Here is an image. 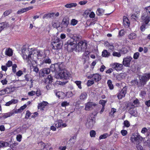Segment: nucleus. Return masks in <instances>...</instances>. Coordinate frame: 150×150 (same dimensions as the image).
<instances>
[{
	"mask_svg": "<svg viewBox=\"0 0 150 150\" xmlns=\"http://www.w3.org/2000/svg\"><path fill=\"white\" fill-rule=\"evenodd\" d=\"M17 67L16 64H14L12 66V70L13 73H15L16 72V68Z\"/></svg>",
	"mask_w": 150,
	"mask_h": 150,
	"instance_id": "nucleus-56",
	"label": "nucleus"
},
{
	"mask_svg": "<svg viewBox=\"0 0 150 150\" xmlns=\"http://www.w3.org/2000/svg\"><path fill=\"white\" fill-rule=\"evenodd\" d=\"M9 144L8 143L3 141H0V146L1 147H6L9 146Z\"/></svg>",
	"mask_w": 150,
	"mask_h": 150,
	"instance_id": "nucleus-28",
	"label": "nucleus"
},
{
	"mask_svg": "<svg viewBox=\"0 0 150 150\" xmlns=\"http://www.w3.org/2000/svg\"><path fill=\"white\" fill-rule=\"evenodd\" d=\"M52 78L51 76L48 75L45 80V82L46 84L50 83L52 81Z\"/></svg>",
	"mask_w": 150,
	"mask_h": 150,
	"instance_id": "nucleus-26",
	"label": "nucleus"
},
{
	"mask_svg": "<svg viewBox=\"0 0 150 150\" xmlns=\"http://www.w3.org/2000/svg\"><path fill=\"white\" fill-rule=\"evenodd\" d=\"M12 12V10L9 9L6 11L4 13L3 16L4 17L8 16Z\"/></svg>",
	"mask_w": 150,
	"mask_h": 150,
	"instance_id": "nucleus-34",
	"label": "nucleus"
},
{
	"mask_svg": "<svg viewBox=\"0 0 150 150\" xmlns=\"http://www.w3.org/2000/svg\"><path fill=\"white\" fill-rule=\"evenodd\" d=\"M87 77L88 79H92L96 82L99 81L101 79V75L97 73L91 74L88 76Z\"/></svg>",
	"mask_w": 150,
	"mask_h": 150,
	"instance_id": "nucleus-7",
	"label": "nucleus"
},
{
	"mask_svg": "<svg viewBox=\"0 0 150 150\" xmlns=\"http://www.w3.org/2000/svg\"><path fill=\"white\" fill-rule=\"evenodd\" d=\"M58 98L61 99H62L65 96V93L62 92H59Z\"/></svg>",
	"mask_w": 150,
	"mask_h": 150,
	"instance_id": "nucleus-39",
	"label": "nucleus"
},
{
	"mask_svg": "<svg viewBox=\"0 0 150 150\" xmlns=\"http://www.w3.org/2000/svg\"><path fill=\"white\" fill-rule=\"evenodd\" d=\"M127 49L125 48H122L121 50V53L123 54H125L127 52Z\"/></svg>",
	"mask_w": 150,
	"mask_h": 150,
	"instance_id": "nucleus-59",
	"label": "nucleus"
},
{
	"mask_svg": "<svg viewBox=\"0 0 150 150\" xmlns=\"http://www.w3.org/2000/svg\"><path fill=\"white\" fill-rule=\"evenodd\" d=\"M64 48L68 51H76V45L73 41L68 40L64 45Z\"/></svg>",
	"mask_w": 150,
	"mask_h": 150,
	"instance_id": "nucleus-4",
	"label": "nucleus"
},
{
	"mask_svg": "<svg viewBox=\"0 0 150 150\" xmlns=\"http://www.w3.org/2000/svg\"><path fill=\"white\" fill-rule=\"evenodd\" d=\"M123 22L124 24L126 25L129 26V25L128 19L125 16H124L123 17Z\"/></svg>",
	"mask_w": 150,
	"mask_h": 150,
	"instance_id": "nucleus-31",
	"label": "nucleus"
},
{
	"mask_svg": "<svg viewBox=\"0 0 150 150\" xmlns=\"http://www.w3.org/2000/svg\"><path fill=\"white\" fill-rule=\"evenodd\" d=\"M112 55L113 56L117 57H119L121 56V54L120 52H117L114 51L113 52Z\"/></svg>",
	"mask_w": 150,
	"mask_h": 150,
	"instance_id": "nucleus-44",
	"label": "nucleus"
},
{
	"mask_svg": "<svg viewBox=\"0 0 150 150\" xmlns=\"http://www.w3.org/2000/svg\"><path fill=\"white\" fill-rule=\"evenodd\" d=\"M94 83V82L93 80H88L87 82V85L88 86H91L92 84Z\"/></svg>",
	"mask_w": 150,
	"mask_h": 150,
	"instance_id": "nucleus-50",
	"label": "nucleus"
},
{
	"mask_svg": "<svg viewBox=\"0 0 150 150\" xmlns=\"http://www.w3.org/2000/svg\"><path fill=\"white\" fill-rule=\"evenodd\" d=\"M144 11H147L148 13L150 14V6L146 7Z\"/></svg>",
	"mask_w": 150,
	"mask_h": 150,
	"instance_id": "nucleus-64",
	"label": "nucleus"
},
{
	"mask_svg": "<svg viewBox=\"0 0 150 150\" xmlns=\"http://www.w3.org/2000/svg\"><path fill=\"white\" fill-rule=\"evenodd\" d=\"M77 6L76 3H71L67 4L65 5V7L67 8H71L73 7H75Z\"/></svg>",
	"mask_w": 150,
	"mask_h": 150,
	"instance_id": "nucleus-29",
	"label": "nucleus"
},
{
	"mask_svg": "<svg viewBox=\"0 0 150 150\" xmlns=\"http://www.w3.org/2000/svg\"><path fill=\"white\" fill-rule=\"evenodd\" d=\"M5 54L8 56H11L13 54V52L12 50L9 48L6 50L5 51Z\"/></svg>",
	"mask_w": 150,
	"mask_h": 150,
	"instance_id": "nucleus-32",
	"label": "nucleus"
},
{
	"mask_svg": "<svg viewBox=\"0 0 150 150\" xmlns=\"http://www.w3.org/2000/svg\"><path fill=\"white\" fill-rule=\"evenodd\" d=\"M70 75L69 72L66 69L62 71L59 74V75L61 78L65 79H67Z\"/></svg>",
	"mask_w": 150,
	"mask_h": 150,
	"instance_id": "nucleus-5",
	"label": "nucleus"
},
{
	"mask_svg": "<svg viewBox=\"0 0 150 150\" xmlns=\"http://www.w3.org/2000/svg\"><path fill=\"white\" fill-rule=\"evenodd\" d=\"M87 43L85 40H81L79 41L76 45V52L85 51L87 48Z\"/></svg>",
	"mask_w": 150,
	"mask_h": 150,
	"instance_id": "nucleus-2",
	"label": "nucleus"
},
{
	"mask_svg": "<svg viewBox=\"0 0 150 150\" xmlns=\"http://www.w3.org/2000/svg\"><path fill=\"white\" fill-rule=\"evenodd\" d=\"M9 25L6 22L0 23V32L4 28L8 27Z\"/></svg>",
	"mask_w": 150,
	"mask_h": 150,
	"instance_id": "nucleus-22",
	"label": "nucleus"
},
{
	"mask_svg": "<svg viewBox=\"0 0 150 150\" xmlns=\"http://www.w3.org/2000/svg\"><path fill=\"white\" fill-rule=\"evenodd\" d=\"M29 9L28 8H22L20 10H19L17 12V13L18 14H21L28 11Z\"/></svg>",
	"mask_w": 150,
	"mask_h": 150,
	"instance_id": "nucleus-35",
	"label": "nucleus"
},
{
	"mask_svg": "<svg viewBox=\"0 0 150 150\" xmlns=\"http://www.w3.org/2000/svg\"><path fill=\"white\" fill-rule=\"evenodd\" d=\"M78 21L74 19H72L71 21V25H76L78 23Z\"/></svg>",
	"mask_w": 150,
	"mask_h": 150,
	"instance_id": "nucleus-41",
	"label": "nucleus"
},
{
	"mask_svg": "<svg viewBox=\"0 0 150 150\" xmlns=\"http://www.w3.org/2000/svg\"><path fill=\"white\" fill-rule=\"evenodd\" d=\"M127 87L125 86L122 90L119 92L117 95V97L119 99H121L123 97L125 96V94L127 93Z\"/></svg>",
	"mask_w": 150,
	"mask_h": 150,
	"instance_id": "nucleus-10",
	"label": "nucleus"
},
{
	"mask_svg": "<svg viewBox=\"0 0 150 150\" xmlns=\"http://www.w3.org/2000/svg\"><path fill=\"white\" fill-rule=\"evenodd\" d=\"M140 13V11H139L138 10L136 11L134 14L132 15L131 16V19L136 20L139 16Z\"/></svg>",
	"mask_w": 150,
	"mask_h": 150,
	"instance_id": "nucleus-19",
	"label": "nucleus"
},
{
	"mask_svg": "<svg viewBox=\"0 0 150 150\" xmlns=\"http://www.w3.org/2000/svg\"><path fill=\"white\" fill-rule=\"evenodd\" d=\"M106 102L107 101L104 100H100L99 103L102 105V107H105Z\"/></svg>",
	"mask_w": 150,
	"mask_h": 150,
	"instance_id": "nucleus-48",
	"label": "nucleus"
},
{
	"mask_svg": "<svg viewBox=\"0 0 150 150\" xmlns=\"http://www.w3.org/2000/svg\"><path fill=\"white\" fill-rule=\"evenodd\" d=\"M18 102L17 100L12 99L11 100L7 102L5 105L6 106H8L12 103L15 104Z\"/></svg>",
	"mask_w": 150,
	"mask_h": 150,
	"instance_id": "nucleus-30",
	"label": "nucleus"
},
{
	"mask_svg": "<svg viewBox=\"0 0 150 150\" xmlns=\"http://www.w3.org/2000/svg\"><path fill=\"white\" fill-rule=\"evenodd\" d=\"M54 40L55 41L53 42L54 43L62 42V40H60L59 38L57 37H56L55 38Z\"/></svg>",
	"mask_w": 150,
	"mask_h": 150,
	"instance_id": "nucleus-57",
	"label": "nucleus"
},
{
	"mask_svg": "<svg viewBox=\"0 0 150 150\" xmlns=\"http://www.w3.org/2000/svg\"><path fill=\"white\" fill-rule=\"evenodd\" d=\"M136 147L138 150H143V147L139 144L137 145Z\"/></svg>",
	"mask_w": 150,
	"mask_h": 150,
	"instance_id": "nucleus-63",
	"label": "nucleus"
},
{
	"mask_svg": "<svg viewBox=\"0 0 150 150\" xmlns=\"http://www.w3.org/2000/svg\"><path fill=\"white\" fill-rule=\"evenodd\" d=\"M136 35L134 33H131L128 35L129 38L131 40L134 39L136 38Z\"/></svg>",
	"mask_w": 150,
	"mask_h": 150,
	"instance_id": "nucleus-36",
	"label": "nucleus"
},
{
	"mask_svg": "<svg viewBox=\"0 0 150 150\" xmlns=\"http://www.w3.org/2000/svg\"><path fill=\"white\" fill-rule=\"evenodd\" d=\"M102 56L108 57L110 55V53L106 50H104L102 52Z\"/></svg>",
	"mask_w": 150,
	"mask_h": 150,
	"instance_id": "nucleus-24",
	"label": "nucleus"
},
{
	"mask_svg": "<svg viewBox=\"0 0 150 150\" xmlns=\"http://www.w3.org/2000/svg\"><path fill=\"white\" fill-rule=\"evenodd\" d=\"M94 122L92 119H90L88 120L86 125L88 128H91L93 126Z\"/></svg>",
	"mask_w": 150,
	"mask_h": 150,
	"instance_id": "nucleus-18",
	"label": "nucleus"
},
{
	"mask_svg": "<svg viewBox=\"0 0 150 150\" xmlns=\"http://www.w3.org/2000/svg\"><path fill=\"white\" fill-rule=\"evenodd\" d=\"M107 84L110 89L112 90L113 88V86L112 83V82L110 80H108L107 81Z\"/></svg>",
	"mask_w": 150,
	"mask_h": 150,
	"instance_id": "nucleus-38",
	"label": "nucleus"
},
{
	"mask_svg": "<svg viewBox=\"0 0 150 150\" xmlns=\"http://www.w3.org/2000/svg\"><path fill=\"white\" fill-rule=\"evenodd\" d=\"M132 59V58L131 56H127L124 58L122 62V64L126 67H129L130 62Z\"/></svg>",
	"mask_w": 150,
	"mask_h": 150,
	"instance_id": "nucleus-9",
	"label": "nucleus"
},
{
	"mask_svg": "<svg viewBox=\"0 0 150 150\" xmlns=\"http://www.w3.org/2000/svg\"><path fill=\"white\" fill-rule=\"evenodd\" d=\"M23 73L21 70H19L16 73V75L18 76H21L22 74Z\"/></svg>",
	"mask_w": 150,
	"mask_h": 150,
	"instance_id": "nucleus-62",
	"label": "nucleus"
},
{
	"mask_svg": "<svg viewBox=\"0 0 150 150\" xmlns=\"http://www.w3.org/2000/svg\"><path fill=\"white\" fill-rule=\"evenodd\" d=\"M150 79V74L144 75L141 77V80L143 82H146Z\"/></svg>",
	"mask_w": 150,
	"mask_h": 150,
	"instance_id": "nucleus-17",
	"label": "nucleus"
},
{
	"mask_svg": "<svg viewBox=\"0 0 150 150\" xmlns=\"http://www.w3.org/2000/svg\"><path fill=\"white\" fill-rule=\"evenodd\" d=\"M31 114V113L30 112L28 111L27 110L26 111V113L25 115V118L26 119H28L29 117L30 116Z\"/></svg>",
	"mask_w": 150,
	"mask_h": 150,
	"instance_id": "nucleus-58",
	"label": "nucleus"
},
{
	"mask_svg": "<svg viewBox=\"0 0 150 150\" xmlns=\"http://www.w3.org/2000/svg\"><path fill=\"white\" fill-rule=\"evenodd\" d=\"M69 19L68 18H64L62 20V24L64 25V26L67 27L68 26L69 23Z\"/></svg>",
	"mask_w": 150,
	"mask_h": 150,
	"instance_id": "nucleus-21",
	"label": "nucleus"
},
{
	"mask_svg": "<svg viewBox=\"0 0 150 150\" xmlns=\"http://www.w3.org/2000/svg\"><path fill=\"white\" fill-rule=\"evenodd\" d=\"M54 66L55 69L58 67L59 70L61 71L65 69L64 63L63 62L56 64H54Z\"/></svg>",
	"mask_w": 150,
	"mask_h": 150,
	"instance_id": "nucleus-13",
	"label": "nucleus"
},
{
	"mask_svg": "<svg viewBox=\"0 0 150 150\" xmlns=\"http://www.w3.org/2000/svg\"><path fill=\"white\" fill-rule=\"evenodd\" d=\"M27 107V105H25L21 107V108L18 110V112H22L26 107Z\"/></svg>",
	"mask_w": 150,
	"mask_h": 150,
	"instance_id": "nucleus-46",
	"label": "nucleus"
},
{
	"mask_svg": "<svg viewBox=\"0 0 150 150\" xmlns=\"http://www.w3.org/2000/svg\"><path fill=\"white\" fill-rule=\"evenodd\" d=\"M123 124L124 125V126L127 127H129L130 125L129 122L127 120L125 121Z\"/></svg>",
	"mask_w": 150,
	"mask_h": 150,
	"instance_id": "nucleus-49",
	"label": "nucleus"
},
{
	"mask_svg": "<svg viewBox=\"0 0 150 150\" xmlns=\"http://www.w3.org/2000/svg\"><path fill=\"white\" fill-rule=\"evenodd\" d=\"M63 45L62 42H58L56 43L55 45L56 46L57 49V50L60 49L62 47V46Z\"/></svg>",
	"mask_w": 150,
	"mask_h": 150,
	"instance_id": "nucleus-40",
	"label": "nucleus"
},
{
	"mask_svg": "<svg viewBox=\"0 0 150 150\" xmlns=\"http://www.w3.org/2000/svg\"><path fill=\"white\" fill-rule=\"evenodd\" d=\"M141 20L142 22L148 24L150 22V14L147 11L144 10L142 13Z\"/></svg>",
	"mask_w": 150,
	"mask_h": 150,
	"instance_id": "nucleus-3",
	"label": "nucleus"
},
{
	"mask_svg": "<svg viewBox=\"0 0 150 150\" xmlns=\"http://www.w3.org/2000/svg\"><path fill=\"white\" fill-rule=\"evenodd\" d=\"M47 104L48 103L47 102L43 101L41 103L38 104V109H40L41 110H44L45 107L47 106Z\"/></svg>",
	"mask_w": 150,
	"mask_h": 150,
	"instance_id": "nucleus-16",
	"label": "nucleus"
},
{
	"mask_svg": "<svg viewBox=\"0 0 150 150\" xmlns=\"http://www.w3.org/2000/svg\"><path fill=\"white\" fill-rule=\"evenodd\" d=\"M131 83L133 85H136L138 87H139V85L138 82L137 80H134L132 81H131Z\"/></svg>",
	"mask_w": 150,
	"mask_h": 150,
	"instance_id": "nucleus-53",
	"label": "nucleus"
},
{
	"mask_svg": "<svg viewBox=\"0 0 150 150\" xmlns=\"http://www.w3.org/2000/svg\"><path fill=\"white\" fill-rule=\"evenodd\" d=\"M75 83L78 86V88L81 89L82 87L81 86V81H76Z\"/></svg>",
	"mask_w": 150,
	"mask_h": 150,
	"instance_id": "nucleus-52",
	"label": "nucleus"
},
{
	"mask_svg": "<svg viewBox=\"0 0 150 150\" xmlns=\"http://www.w3.org/2000/svg\"><path fill=\"white\" fill-rule=\"evenodd\" d=\"M107 46L109 49L110 50L113 51L114 49V45L112 44H110L108 42V44L107 45Z\"/></svg>",
	"mask_w": 150,
	"mask_h": 150,
	"instance_id": "nucleus-42",
	"label": "nucleus"
},
{
	"mask_svg": "<svg viewBox=\"0 0 150 150\" xmlns=\"http://www.w3.org/2000/svg\"><path fill=\"white\" fill-rule=\"evenodd\" d=\"M142 137L139 135H137L136 136H133L131 137V140L132 142L139 141V140H140Z\"/></svg>",
	"mask_w": 150,
	"mask_h": 150,
	"instance_id": "nucleus-20",
	"label": "nucleus"
},
{
	"mask_svg": "<svg viewBox=\"0 0 150 150\" xmlns=\"http://www.w3.org/2000/svg\"><path fill=\"white\" fill-rule=\"evenodd\" d=\"M54 13H49L47 14H45L43 16V19H44L45 18H50L52 17H53L54 15Z\"/></svg>",
	"mask_w": 150,
	"mask_h": 150,
	"instance_id": "nucleus-33",
	"label": "nucleus"
},
{
	"mask_svg": "<svg viewBox=\"0 0 150 150\" xmlns=\"http://www.w3.org/2000/svg\"><path fill=\"white\" fill-rule=\"evenodd\" d=\"M90 134L91 137H95L96 134L95 131L94 130H91L90 132Z\"/></svg>",
	"mask_w": 150,
	"mask_h": 150,
	"instance_id": "nucleus-47",
	"label": "nucleus"
},
{
	"mask_svg": "<svg viewBox=\"0 0 150 150\" xmlns=\"http://www.w3.org/2000/svg\"><path fill=\"white\" fill-rule=\"evenodd\" d=\"M108 136V133H105L103 135L100 136L99 139H104L107 138Z\"/></svg>",
	"mask_w": 150,
	"mask_h": 150,
	"instance_id": "nucleus-43",
	"label": "nucleus"
},
{
	"mask_svg": "<svg viewBox=\"0 0 150 150\" xmlns=\"http://www.w3.org/2000/svg\"><path fill=\"white\" fill-rule=\"evenodd\" d=\"M104 10L103 9L98 8L96 11V14L98 16H100L104 12Z\"/></svg>",
	"mask_w": 150,
	"mask_h": 150,
	"instance_id": "nucleus-37",
	"label": "nucleus"
},
{
	"mask_svg": "<svg viewBox=\"0 0 150 150\" xmlns=\"http://www.w3.org/2000/svg\"><path fill=\"white\" fill-rule=\"evenodd\" d=\"M54 124L55 127L57 128L59 127H64L67 126L66 123H62V121L59 120L55 122Z\"/></svg>",
	"mask_w": 150,
	"mask_h": 150,
	"instance_id": "nucleus-11",
	"label": "nucleus"
},
{
	"mask_svg": "<svg viewBox=\"0 0 150 150\" xmlns=\"http://www.w3.org/2000/svg\"><path fill=\"white\" fill-rule=\"evenodd\" d=\"M132 107L131 108L129 111L130 114L133 116L134 117H137L138 115L137 112L136 110V109L135 108H133L134 107V105L132 104L131 105Z\"/></svg>",
	"mask_w": 150,
	"mask_h": 150,
	"instance_id": "nucleus-12",
	"label": "nucleus"
},
{
	"mask_svg": "<svg viewBox=\"0 0 150 150\" xmlns=\"http://www.w3.org/2000/svg\"><path fill=\"white\" fill-rule=\"evenodd\" d=\"M21 52L23 59L29 64L32 63L33 61L35 62L37 59H41L42 55V52L32 48L23 47Z\"/></svg>",
	"mask_w": 150,
	"mask_h": 150,
	"instance_id": "nucleus-1",
	"label": "nucleus"
},
{
	"mask_svg": "<svg viewBox=\"0 0 150 150\" xmlns=\"http://www.w3.org/2000/svg\"><path fill=\"white\" fill-rule=\"evenodd\" d=\"M5 89L6 93H9L11 92H13L14 90V88L10 87H6Z\"/></svg>",
	"mask_w": 150,
	"mask_h": 150,
	"instance_id": "nucleus-25",
	"label": "nucleus"
},
{
	"mask_svg": "<svg viewBox=\"0 0 150 150\" xmlns=\"http://www.w3.org/2000/svg\"><path fill=\"white\" fill-rule=\"evenodd\" d=\"M41 149H47V147L48 146V145L47 144L45 145V144L43 142H41Z\"/></svg>",
	"mask_w": 150,
	"mask_h": 150,
	"instance_id": "nucleus-45",
	"label": "nucleus"
},
{
	"mask_svg": "<svg viewBox=\"0 0 150 150\" xmlns=\"http://www.w3.org/2000/svg\"><path fill=\"white\" fill-rule=\"evenodd\" d=\"M146 25L147 24L143 23V24L140 27V29L142 31H143L145 30L146 29Z\"/></svg>",
	"mask_w": 150,
	"mask_h": 150,
	"instance_id": "nucleus-55",
	"label": "nucleus"
},
{
	"mask_svg": "<svg viewBox=\"0 0 150 150\" xmlns=\"http://www.w3.org/2000/svg\"><path fill=\"white\" fill-rule=\"evenodd\" d=\"M111 67L115 69L117 71L121 70L123 67L122 64H120L118 63H114L111 64Z\"/></svg>",
	"mask_w": 150,
	"mask_h": 150,
	"instance_id": "nucleus-8",
	"label": "nucleus"
},
{
	"mask_svg": "<svg viewBox=\"0 0 150 150\" xmlns=\"http://www.w3.org/2000/svg\"><path fill=\"white\" fill-rule=\"evenodd\" d=\"M69 105V103L67 101L62 102L61 103V105L62 107H65Z\"/></svg>",
	"mask_w": 150,
	"mask_h": 150,
	"instance_id": "nucleus-61",
	"label": "nucleus"
},
{
	"mask_svg": "<svg viewBox=\"0 0 150 150\" xmlns=\"http://www.w3.org/2000/svg\"><path fill=\"white\" fill-rule=\"evenodd\" d=\"M139 53L138 52L134 53L133 55V58L135 59H137L139 57Z\"/></svg>",
	"mask_w": 150,
	"mask_h": 150,
	"instance_id": "nucleus-54",
	"label": "nucleus"
},
{
	"mask_svg": "<svg viewBox=\"0 0 150 150\" xmlns=\"http://www.w3.org/2000/svg\"><path fill=\"white\" fill-rule=\"evenodd\" d=\"M14 113V112L13 111L4 113L2 114V117L4 118H6L12 116Z\"/></svg>",
	"mask_w": 150,
	"mask_h": 150,
	"instance_id": "nucleus-23",
	"label": "nucleus"
},
{
	"mask_svg": "<svg viewBox=\"0 0 150 150\" xmlns=\"http://www.w3.org/2000/svg\"><path fill=\"white\" fill-rule=\"evenodd\" d=\"M141 132L142 133L144 134L146 136L150 135V127L147 128L146 127H143L142 129Z\"/></svg>",
	"mask_w": 150,
	"mask_h": 150,
	"instance_id": "nucleus-14",
	"label": "nucleus"
},
{
	"mask_svg": "<svg viewBox=\"0 0 150 150\" xmlns=\"http://www.w3.org/2000/svg\"><path fill=\"white\" fill-rule=\"evenodd\" d=\"M121 133L122 136H125L127 135V132L126 130L123 129L121 131Z\"/></svg>",
	"mask_w": 150,
	"mask_h": 150,
	"instance_id": "nucleus-60",
	"label": "nucleus"
},
{
	"mask_svg": "<svg viewBox=\"0 0 150 150\" xmlns=\"http://www.w3.org/2000/svg\"><path fill=\"white\" fill-rule=\"evenodd\" d=\"M97 104L92 102H89L85 104V110L86 111L92 110L96 106Z\"/></svg>",
	"mask_w": 150,
	"mask_h": 150,
	"instance_id": "nucleus-6",
	"label": "nucleus"
},
{
	"mask_svg": "<svg viewBox=\"0 0 150 150\" xmlns=\"http://www.w3.org/2000/svg\"><path fill=\"white\" fill-rule=\"evenodd\" d=\"M50 72V69H49L45 68L42 69L40 74L42 76L44 77L49 74Z\"/></svg>",
	"mask_w": 150,
	"mask_h": 150,
	"instance_id": "nucleus-15",
	"label": "nucleus"
},
{
	"mask_svg": "<svg viewBox=\"0 0 150 150\" xmlns=\"http://www.w3.org/2000/svg\"><path fill=\"white\" fill-rule=\"evenodd\" d=\"M51 62V59L49 58H47L44 59L43 60V63H45L50 64Z\"/></svg>",
	"mask_w": 150,
	"mask_h": 150,
	"instance_id": "nucleus-51",
	"label": "nucleus"
},
{
	"mask_svg": "<svg viewBox=\"0 0 150 150\" xmlns=\"http://www.w3.org/2000/svg\"><path fill=\"white\" fill-rule=\"evenodd\" d=\"M87 94L86 93L83 92L79 96V98L80 100H84L86 98Z\"/></svg>",
	"mask_w": 150,
	"mask_h": 150,
	"instance_id": "nucleus-27",
	"label": "nucleus"
}]
</instances>
